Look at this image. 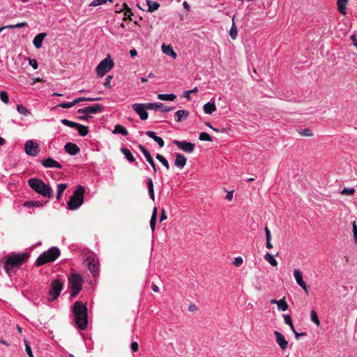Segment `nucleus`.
Here are the masks:
<instances>
[{
	"label": "nucleus",
	"mask_w": 357,
	"mask_h": 357,
	"mask_svg": "<svg viewBox=\"0 0 357 357\" xmlns=\"http://www.w3.org/2000/svg\"><path fill=\"white\" fill-rule=\"evenodd\" d=\"M167 219V215L165 214V211L164 208L161 210V215H160V222L165 220Z\"/></svg>",
	"instance_id": "obj_58"
},
{
	"label": "nucleus",
	"mask_w": 357,
	"mask_h": 357,
	"mask_svg": "<svg viewBox=\"0 0 357 357\" xmlns=\"http://www.w3.org/2000/svg\"><path fill=\"white\" fill-rule=\"evenodd\" d=\"M63 288V283L60 282L59 280L55 279L52 281L51 282V288L50 290V296H52L51 298H50V301H54L56 300L61 291Z\"/></svg>",
	"instance_id": "obj_9"
},
{
	"label": "nucleus",
	"mask_w": 357,
	"mask_h": 357,
	"mask_svg": "<svg viewBox=\"0 0 357 357\" xmlns=\"http://www.w3.org/2000/svg\"><path fill=\"white\" fill-rule=\"evenodd\" d=\"M348 1L349 0H337V9L341 14H346V6Z\"/></svg>",
	"instance_id": "obj_30"
},
{
	"label": "nucleus",
	"mask_w": 357,
	"mask_h": 357,
	"mask_svg": "<svg viewBox=\"0 0 357 357\" xmlns=\"http://www.w3.org/2000/svg\"><path fill=\"white\" fill-rule=\"evenodd\" d=\"M176 98V95L171 94H159L158 98L161 100H169L173 101Z\"/></svg>",
	"instance_id": "obj_38"
},
{
	"label": "nucleus",
	"mask_w": 357,
	"mask_h": 357,
	"mask_svg": "<svg viewBox=\"0 0 357 357\" xmlns=\"http://www.w3.org/2000/svg\"><path fill=\"white\" fill-rule=\"evenodd\" d=\"M173 143L186 153H192L195 149V144L187 141L174 140Z\"/></svg>",
	"instance_id": "obj_12"
},
{
	"label": "nucleus",
	"mask_w": 357,
	"mask_h": 357,
	"mask_svg": "<svg viewBox=\"0 0 357 357\" xmlns=\"http://www.w3.org/2000/svg\"><path fill=\"white\" fill-rule=\"evenodd\" d=\"M271 238L266 239V248L268 249H271L273 248V245L271 244Z\"/></svg>",
	"instance_id": "obj_62"
},
{
	"label": "nucleus",
	"mask_w": 357,
	"mask_h": 357,
	"mask_svg": "<svg viewBox=\"0 0 357 357\" xmlns=\"http://www.w3.org/2000/svg\"><path fill=\"white\" fill-rule=\"evenodd\" d=\"M27 253H11L3 259L4 260V269L7 273H10L15 267L21 266L29 258Z\"/></svg>",
	"instance_id": "obj_2"
},
{
	"label": "nucleus",
	"mask_w": 357,
	"mask_h": 357,
	"mask_svg": "<svg viewBox=\"0 0 357 357\" xmlns=\"http://www.w3.org/2000/svg\"><path fill=\"white\" fill-rule=\"evenodd\" d=\"M216 110V106L214 102H207L204 105V111L207 114H211Z\"/></svg>",
	"instance_id": "obj_29"
},
{
	"label": "nucleus",
	"mask_w": 357,
	"mask_h": 357,
	"mask_svg": "<svg viewBox=\"0 0 357 357\" xmlns=\"http://www.w3.org/2000/svg\"><path fill=\"white\" fill-rule=\"evenodd\" d=\"M243 262V259L241 257H237L234 259V261H233V264L236 266V267H238L240 266Z\"/></svg>",
	"instance_id": "obj_51"
},
{
	"label": "nucleus",
	"mask_w": 357,
	"mask_h": 357,
	"mask_svg": "<svg viewBox=\"0 0 357 357\" xmlns=\"http://www.w3.org/2000/svg\"><path fill=\"white\" fill-rule=\"evenodd\" d=\"M57 107H60L61 108H70L72 107V104H70V102H62L58 105Z\"/></svg>",
	"instance_id": "obj_56"
},
{
	"label": "nucleus",
	"mask_w": 357,
	"mask_h": 357,
	"mask_svg": "<svg viewBox=\"0 0 357 357\" xmlns=\"http://www.w3.org/2000/svg\"><path fill=\"white\" fill-rule=\"evenodd\" d=\"M41 165L45 167H56L58 169L62 168V166L57 161L52 158H47L45 160H41Z\"/></svg>",
	"instance_id": "obj_20"
},
{
	"label": "nucleus",
	"mask_w": 357,
	"mask_h": 357,
	"mask_svg": "<svg viewBox=\"0 0 357 357\" xmlns=\"http://www.w3.org/2000/svg\"><path fill=\"white\" fill-rule=\"evenodd\" d=\"M283 317L284 323L290 327L291 331H294V326L291 321V317L289 314H284Z\"/></svg>",
	"instance_id": "obj_44"
},
{
	"label": "nucleus",
	"mask_w": 357,
	"mask_h": 357,
	"mask_svg": "<svg viewBox=\"0 0 357 357\" xmlns=\"http://www.w3.org/2000/svg\"><path fill=\"white\" fill-rule=\"evenodd\" d=\"M85 188L82 185H78L76 190L73 192V195L70 197L68 202V208L69 210L73 211L79 208L84 202V196Z\"/></svg>",
	"instance_id": "obj_4"
},
{
	"label": "nucleus",
	"mask_w": 357,
	"mask_h": 357,
	"mask_svg": "<svg viewBox=\"0 0 357 357\" xmlns=\"http://www.w3.org/2000/svg\"><path fill=\"white\" fill-rule=\"evenodd\" d=\"M24 206L30 208V207H42L43 204L40 202L39 201H28L24 203Z\"/></svg>",
	"instance_id": "obj_37"
},
{
	"label": "nucleus",
	"mask_w": 357,
	"mask_h": 357,
	"mask_svg": "<svg viewBox=\"0 0 357 357\" xmlns=\"http://www.w3.org/2000/svg\"><path fill=\"white\" fill-rule=\"evenodd\" d=\"M29 63L31 66L33 67V69L38 68V63L35 59L29 58Z\"/></svg>",
	"instance_id": "obj_54"
},
{
	"label": "nucleus",
	"mask_w": 357,
	"mask_h": 357,
	"mask_svg": "<svg viewBox=\"0 0 357 357\" xmlns=\"http://www.w3.org/2000/svg\"><path fill=\"white\" fill-rule=\"evenodd\" d=\"M67 188L68 185L66 183H60L57 185V192L56 196L57 200H60L61 199L62 194Z\"/></svg>",
	"instance_id": "obj_34"
},
{
	"label": "nucleus",
	"mask_w": 357,
	"mask_h": 357,
	"mask_svg": "<svg viewBox=\"0 0 357 357\" xmlns=\"http://www.w3.org/2000/svg\"><path fill=\"white\" fill-rule=\"evenodd\" d=\"M273 333L275 336L276 342L280 346L282 350H285L287 348L288 342L286 340L284 335L278 331H274Z\"/></svg>",
	"instance_id": "obj_18"
},
{
	"label": "nucleus",
	"mask_w": 357,
	"mask_h": 357,
	"mask_svg": "<svg viewBox=\"0 0 357 357\" xmlns=\"http://www.w3.org/2000/svg\"><path fill=\"white\" fill-rule=\"evenodd\" d=\"M112 79V75H107L106 79H105V82L104 83V86L107 88H111L112 86H111V79Z\"/></svg>",
	"instance_id": "obj_53"
},
{
	"label": "nucleus",
	"mask_w": 357,
	"mask_h": 357,
	"mask_svg": "<svg viewBox=\"0 0 357 357\" xmlns=\"http://www.w3.org/2000/svg\"><path fill=\"white\" fill-rule=\"evenodd\" d=\"M60 250L56 247H52L43 252L36 260V266H40L45 264L55 261L60 255Z\"/></svg>",
	"instance_id": "obj_5"
},
{
	"label": "nucleus",
	"mask_w": 357,
	"mask_h": 357,
	"mask_svg": "<svg viewBox=\"0 0 357 357\" xmlns=\"http://www.w3.org/2000/svg\"><path fill=\"white\" fill-rule=\"evenodd\" d=\"M107 0H94L90 3V6H97L106 3Z\"/></svg>",
	"instance_id": "obj_52"
},
{
	"label": "nucleus",
	"mask_w": 357,
	"mask_h": 357,
	"mask_svg": "<svg viewBox=\"0 0 357 357\" xmlns=\"http://www.w3.org/2000/svg\"><path fill=\"white\" fill-rule=\"evenodd\" d=\"M112 132L114 134L119 133L123 136H127L128 135V132L126 130V128L120 124H117L115 126L114 130H113Z\"/></svg>",
	"instance_id": "obj_31"
},
{
	"label": "nucleus",
	"mask_w": 357,
	"mask_h": 357,
	"mask_svg": "<svg viewBox=\"0 0 357 357\" xmlns=\"http://www.w3.org/2000/svg\"><path fill=\"white\" fill-rule=\"evenodd\" d=\"M102 100L101 97H98V98L81 97V98H78L77 99H75L73 101L70 102V104H72V107H73L77 103H79L80 102H83V101H91V102H92V101H98V100Z\"/></svg>",
	"instance_id": "obj_27"
},
{
	"label": "nucleus",
	"mask_w": 357,
	"mask_h": 357,
	"mask_svg": "<svg viewBox=\"0 0 357 357\" xmlns=\"http://www.w3.org/2000/svg\"><path fill=\"white\" fill-rule=\"evenodd\" d=\"M157 215H158V210L156 207L153 208L152 215L150 220V227L151 228L152 231H154L155 225H156V220H157Z\"/></svg>",
	"instance_id": "obj_28"
},
{
	"label": "nucleus",
	"mask_w": 357,
	"mask_h": 357,
	"mask_svg": "<svg viewBox=\"0 0 357 357\" xmlns=\"http://www.w3.org/2000/svg\"><path fill=\"white\" fill-rule=\"evenodd\" d=\"M199 139L201 141H208V142L212 141L211 137L207 132H201L199 134Z\"/></svg>",
	"instance_id": "obj_46"
},
{
	"label": "nucleus",
	"mask_w": 357,
	"mask_h": 357,
	"mask_svg": "<svg viewBox=\"0 0 357 357\" xmlns=\"http://www.w3.org/2000/svg\"><path fill=\"white\" fill-rule=\"evenodd\" d=\"M130 348L132 351L136 352L139 349V346L137 342H132L130 344Z\"/></svg>",
	"instance_id": "obj_55"
},
{
	"label": "nucleus",
	"mask_w": 357,
	"mask_h": 357,
	"mask_svg": "<svg viewBox=\"0 0 357 357\" xmlns=\"http://www.w3.org/2000/svg\"><path fill=\"white\" fill-rule=\"evenodd\" d=\"M24 149L26 153L31 156L36 155L40 151L38 144L31 140L26 142Z\"/></svg>",
	"instance_id": "obj_11"
},
{
	"label": "nucleus",
	"mask_w": 357,
	"mask_h": 357,
	"mask_svg": "<svg viewBox=\"0 0 357 357\" xmlns=\"http://www.w3.org/2000/svg\"><path fill=\"white\" fill-rule=\"evenodd\" d=\"M355 192V190L354 188H344L342 191H341V194L343 195H353Z\"/></svg>",
	"instance_id": "obj_50"
},
{
	"label": "nucleus",
	"mask_w": 357,
	"mask_h": 357,
	"mask_svg": "<svg viewBox=\"0 0 357 357\" xmlns=\"http://www.w3.org/2000/svg\"><path fill=\"white\" fill-rule=\"evenodd\" d=\"M68 280L72 290L70 296L75 297L82 289L83 280L79 274L75 273L69 278Z\"/></svg>",
	"instance_id": "obj_6"
},
{
	"label": "nucleus",
	"mask_w": 357,
	"mask_h": 357,
	"mask_svg": "<svg viewBox=\"0 0 357 357\" xmlns=\"http://www.w3.org/2000/svg\"><path fill=\"white\" fill-rule=\"evenodd\" d=\"M294 276L298 284L305 291V292L308 294V287L306 283L304 282L303 279V273L299 269H294Z\"/></svg>",
	"instance_id": "obj_14"
},
{
	"label": "nucleus",
	"mask_w": 357,
	"mask_h": 357,
	"mask_svg": "<svg viewBox=\"0 0 357 357\" xmlns=\"http://www.w3.org/2000/svg\"><path fill=\"white\" fill-rule=\"evenodd\" d=\"M64 149L70 155H75L80 152L79 147L73 142L66 144Z\"/></svg>",
	"instance_id": "obj_19"
},
{
	"label": "nucleus",
	"mask_w": 357,
	"mask_h": 357,
	"mask_svg": "<svg viewBox=\"0 0 357 357\" xmlns=\"http://www.w3.org/2000/svg\"><path fill=\"white\" fill-rule=\"evenodd\" d=\"M264 230H265V234H266V239L271 238V231L268 229V228L267 227H266Z\"/></svg>",
	"instance_id": "obj_59"
},
{
	"label": "nucleus",
	"mask_w": 357,
	"mask_h": 357,
	"mask_svg": "<svg viewBox=\"0 0 357 357\" xmlns=\"http://www.w3.org/2000/svg\"><path fill=\"white\" fill-rule=\"evenodd\" d=\"M0 98L4 103L7 104L9 101L8 95L6 91L0 92Z\"/></svg>",
	"instance_id": "obj_49"
},
{
	"label": "nucleus",
	"mask_w": 357,
	"mask_h": 357,
	"mask_svg": "<svg viewBox=\"0 0 357 357\" xmlns=\"http://www.w3.org/2000/svg\"><path fill=\"white\" fill-rule=\"evenodd\" d=\"M189 114H190V113L187 110H184V109L178 110L175 114L176 121L177 122H181V121L186 119L188 117Z\"/></svg>",
	"instance_id": "obj_23"
},
{
	"label": "nucleus",
	"mask_w": 357,
	"mask_h": 357,
	"mask_svg": "<svg viewBox=\"0 0 357 357\" xmlns=\"http://www.w3.org/2000/svg\"><path fill=\"white\" fill-rule=\"evenodd\" d=\"M102 100L101 97H98V98L81 97V98H78L77 99H75L73 101L70 102V104H72V107H73L77 103H79L80 102H83V101H91V102H92V101H98V100Z\"/></svg>",
	"instance_id": "obj_26"
},
{
	"label": "nucleus",
	"mask_w": 357,
	"mask_h": 357,
	"mask_svg": "<svg viewBox=\"0 0 357 357\" xmlns=\"http://www.w3.org/2000/svg\"><path fill=\"white\" fill-rule=\"evenodd\" d=\"M278 307L279 310L286 311L288 309V304L286 302L285 297L278 301Z\"/></svg>",
	"instance_id": "obj_39"
},
{
	"label": "nucleus",
	"mask_w": 357,
	"mask_h": 357,
	"mask_svg": "<svg viewBox=\"0 0 357 357\" xmlns=\"http://www.w3.org/2000/svg\"><path fill=\"white\" fill-rule=\"evenodd\" d=\"M233 193H234V191H230V192H228L227 195H226V199H228V200H231L232 198H233Z\"/></svg>",
	"instance_id": "obj_61"
},
{
	"label": "nucleus",
	"mask_w": 357,
	"mask_h": 357,
	"mask_svg": "<svg viewBox=\"0 0 357 357\" xmlns=\"http://www.w3.org/2000/svg\"><path fill=\"white\" fill-rule=\"evenodd\" d=\"M114 65L113 61L110 59V56H108L101 61L96 67L97 75L99 77H102L113 68Z\"/></svg>",
	"instance_id": "obj_7"
},
{
	"label": "nucleus",
	"mask_w": 357,
	"mask_h": 357,
	"mask_svg": "<svg viewBox=\"0 0 357 357\" xmlns=\"http://www.w3.org/2000/svg\"><path fill=\"white\" fill-rule=\"evenodd\" d=\"M47 36L46 33H40L38 34L33 40V44L36 48L39 49L42 47L44 38Z\"/></svg>",
	"instance_id": "obj_21"
},
{
	"label": "nucleus",
	"mask_w": 357,
	"mask_h": 357,
	"mask_svg": "<svg viewBox=\"0 0 357 357\" xmlns=\"http://www.w3.org/2000/svg\"><path fill=\"white\" fill-rule=\"evenodd\" d=\"M352 226L354 234H357V225L355 221L352 223Z\"/></svg>",
	"instance_id": "obj_63"
},
{
	"label": "nucleus",
	"mask_w": 357,
	"mask_h": 357,
	"mask_svg": "<svg viewBox=\"0 0 357 357\" xmlns=\"http://www.w3.org/2000/svg\"><path fill=\"white\" fill-rule=\"evenodd\" d=\"M73 313L77 327L85 330L88 325V310L86 305L81 301H76L73 306Z\"/></svg>",
	"instance_id": "obj_1"
},
{
	"label": "nucleus",
	"mask_w": 357,
	"mask_h": 357,
	"mask_svg": "<svg viewBox=\"0 0 357 357\" xmlns=\"http://www.w3.org/2000/svg\"><path fill=\"white\" fill-rule=\"evenodd\" d=\"M24 344H25V351L29 355V357H33L31 347L29 345V343L27 340H24Z\"/></svg>",
	"instance_id": "obj_47"
},
{
	"label": "nucleus",
	"mask_w": 357,
	"mask_h": 357,
	"mask_svg": "<svg viewBox=\"0 0 357 357\" xmlns=\"http://www.w3.org/2000/svg\"><path fill=\"white\" fill-rule=\"evenodd\" d=\"M104 107L102 105L95 104L92 106H88L84 109H78L77 112L79 114H96L98 112H102Z\"/></svg>",
	"instance_id": "obj_13"
},
{
	"label": "nucleus",
	"mask_w": 357,
	"mask_h": 357,
	"mask_svg": "<svg viewBox=\"0 0 357 357\" xmlns=\"http://www.w3.org/2000/svg\"><path fill=\"white\" fill-rule=\"evenodd\" d=\"M148 109L153 110L160 109L162 112H168L173 109L172 107H167L161 102L147 103Z\"/></svg>",
	"instance_id": "obj_16"
},
{
	"label": "nucleus",
	"mask_w": 357,
	"mask_h": 357,
	"mask_svg": "<svg viewBox=\"0 0 357 357\" xmlns=\"http://www.w3.org/2000/svg\"><path fill=\"white\" fill-rule=\"evenodd\" d=\"M299 134L305 137H312L313 135L312 131L309 128H305L299 132Z\"/></svg>",
	"instance_id": "obj_48"
},
{
	"label": "nucleus",
	"mask_w": 357,
	"mask_h": 357,
	"mask_svg": "<svg viewBox=\"0 0 357 357\" xmlns=\"http://www.w3.org/2000/svg\"><path fill=\"white\" fill-rule=\"evenodd\" d=\"M121 151L129 162H132L135 161V159L133 155L132 154L131 151L128 149L121 148Z\"/></svg>",
	"instance_id": "obj_35"
},
{
	"label": "nucleus",
	"mask_w": 357,
	"mask_h": 357,
	"mask_svg": "<svg viewBox=\"0 0 357 357\" xmlns=\"http://www.w3.org/2000/svg\"><path fill=\"white\" fill-rule=\"evenodd\" d=\"M61 122L66 126L76 128L79 135L82 137H84L89 133V128L86 126H83L65 119H62Z\"/></svg>",
	"instance_id": "obj_8"
},
{
	"label": "nucleus",
	"mask_w": 357,
	"mask_h": 357,
	"mask_svg": "<svg viewBox=\"0 0 357 357\" xmlns=\"http://www.w3.org/2000/svg\"><path fill=\"white\" fill-rule=\"evenodd\" d=\"M162 50L165 54L169 55L174 59L177 57L176 53L174 51L173 48L170 45L163 44L162 45Z\"/></svg>",
	"instance_id": "obj_25"
},
{
	"label": "nucleus",
	"mask_w": 357,
	"mask_h": 357,
	"mask_svg": "<svg viewBox=\"0 0 357 357\" xmlns=\"http://www.w3.org/2000/svg\"><path fill=\"white\" fill-rule=\"evenodd\" d=\"M264 259L273 266H276L278 265L277 261L269 252H267L265 255Z\"/></svg>",
	"instance_id": "obj_40"
},
{
	"label": "nucleus",
	"mask_w": 357,
	"mask_h": 357,
	"mask_svg": "<svg viewBox=\"0 0 357 357\" xmlns=\"http://www.w3.org/2000/svg\"><path fill=\"white\" fill-rule=\"evenodd\" d=\"M146 5L148 6V12L153 13L158 9L160 4L157 2L151 0H146Z\"/></svg>",
	"instance_id": "obj_32"
},
{
	"label": "nucleus",
	"mask_w": 357,
	"mask_h": 357,
	"mask_svg": "<svg viewBox=\"0 0 357 357\" xmlns=\"http://www.w3.org/2000/svg\"><path fill=\"white\" fill-rule=\"evenodd\" d=\"M146 134L147 136L152 138L155 142H156L160 147H162L164 146V144H165L164 140L160 137L156 136L155 132L147 131L146 132Z\"/></svg>",
	"instance_id": "obj_24"
},
{
	"label": "nucleus",
	"mask_w": 357,
	"mask_h": 357,
	"mask_svg": "<svg viewBox=\"0 0 357 357\" xmlns=\"http://www.w3.org/2000/svg\"><path fill=\"white\" fill-rule=\"evenodd\" d=\"M28 184L36 193L49 199L53 197L54 194L52 188L42 180L32 178L28 181Z\"/></svg>",
	"instance_id": "obj_3"
},
{
	"label": "nucleus",
	"mask_w": 357,
	"mask_h": 357,
	"mask_svg": "<svg viewBox=\"0 0 357 357\" xmlns=\"http://www.w3.org/2000/svg\"><path fill=\"white\" fill-rule=\"evenodd\" d=\"M292 332L294 333V335H295V338H296V340H298V339H299V337H300L301 336H304V335H306V333H298L295 329H294V331H292Z\"/></svg>",
	"instance_id": "obj_57"
},
{
	"label": "nucleus",
	"mask_w": 357,
	"mask_h": 357,
	"mask_svg": "<svg viewBox=\"0 0 357 357\" xmlns=\"http://www.w3.org/2000/svg\"><path fill=\"white\" fill-rule=\"evenodd\" d=\"M186 161L187 159L183 155L178 153L175 159V165L181 169L185 165Z\"/></svg>",
	"instance_id": "obj_22"
},
{
	"label": "nucleus",
	"mask_w": 357,
	"mask_h": 357,
	"mask_svg": "<svg viewBox=\"0 0 357 357\" xmlns=\"http://www.w3.org/2000/svg\"><path fill=\"white\" fill-rule=\"evenodd\" d=\"M235 17H236V15H234L232 17V26L229 31V36L233 40L236 39L237 37V35H238L237 27L236 26L235 22H234Z\"/></svg>",
	"instance_id": "obj_33"
},
{
	"label": "nucleus",
	"mask_w": 357,
	"mask_h": 357,
	"mask_svg": "<svg viewBox=\"0 0 357 357\" xmlns=\"http://www.w3.org/2000/svg\"><path fill=\"white\" fill-rule=\"evenodd\" d=\"M156 158L166 167L167 169H169V165L165 158L160 153L156 155Z\"/></svg>",
	"instance_id": "obj_43"
},
{
	"label": "nucleus",
	"mask_w": 357,
	"mask_h": 357,
	"mask_svg": "<svg viewBox=\"0 0 357 357\" xmlns=\"http://www.w3.org/2000/svg\"><path fill=\"white\" fill-rule=\"evenodd\" d=\"M138 148L143 153V154H144V157L146 158L147 162L152 167L154 172H157L156 166H155L154 160H153V158L151 157L149 151L144 146H142V144H139L138 145Z\"/></svg>",
	"instance_id": "obj_17"
},
{
	"label": "nucleus",
	"mask_w": 357,
	"mask_h": 357,
	"mask_svg": "<svg viewBox=\"0 0 357 357\" xmlns=\"http://www.w3.org/2000/svg\"><path fill=\"white\" fill-rule=\"evenodd\" d=\"M122 6L123 8H121L119 11L116 10V12H121L122 10H124V15H127L129 13V20H132L131 15H132V12L131 9L128 7L126 3H123Z\"/></svg>",
	"instance_id": "obj_41"
},
{
	"label": "nucleus",
	"mask_w": 357,
	"mask_h": 357,
	"mask_svg": "<svg viewBox=\"0 0 357 357\" xmlns=\"http://www.w3.org/2000/svg\"><path fill=\"white\" fill-rule=\"evenodd\" d=\"M310 316L312 321H313L317 326H319L320 321L315 310H312L311 311Z\"/></svg>",
	"instance_id": "obj_45"
},
{
	"label": "nucleus",
	"mask_w": 357,
	"mask_h": 357,
	"mask_svg": "<svg viewBox=\"0 0 357 357\" xmlns=\"http://www.w3.org/2000/svg\"><path fill=\"white\" fill-rule=\"evenodd\" d=\"M148 191L149 195L151 197V199L154 201L155 200V194H154V190H153V183L151 178L148 179Z\"/></svg>",
	"instance_id": "obj_36"
},
{
	"label": "nucleus",
	"mask_w": 357,
	"mask_h": 357,
	"mask_svg": "<svg viewBox=\"0 0 357 357\" xmlns=\"http://www.w3.org/2000/svg\"><path fill=\"white\" fill-rule=\"evenodd\" d=\"M86 261L88 263L87 266L89 270L95 277L98 274V261L95 258L91 257H87Z\"/></svg>",
	"instance_id": "obj_15"
},
{
	"label": "nucleus",
	"mask_w": 357,
	"mask_h": 357,
	"mask_svg": "<svg viewBox=\"0 0 357 357\" xmlns=\"http://www.w3.org/2000/svg\"><path fill=\"white\" fill-rule=\"evenodd\" d=\"M17 110L20 114L26 116L31 114V112L22 105H17Z\"/></svg>",
	"instance_id": "obj_42"
},
{
	"label": "nucleus",
	"mask_w": 357,
	"mask_h": 357,
	"mask_svg": "<svg viewBox=\"0 0 357 357\" xmlns=\"http://www.w3.org/2000/svg\"><path fill=\"white\" fill-rule=\"evenodd\" d=\"M132 108L139 116L142 120L147 119L149 116L148 112H146V109H149L147 103H135L132 105Z\"/></svg>",
	"instance_id": "obj_10"
},
{
	"label": "nucleus",
	"mask_w": 357,
	"mask_h": 357,
	"mask_svg": "<svg viewBox=\"0 0 357 357\" xmlns=\"http://www.w3.org/2000/svg\"><path fill=\"white\" fill-rule=\"evenodd\" d=\"M26 25H27V23L25 22H20V23L15 24V28H22V27L26 26Z\"/></svg>",
	"instance_id": "obj_60"
},
{
	"label": "nucleus",
	"mask_w": 357,
	"mask_h": 357,
	"mask_svg": "<svg viewBox=\"0 0 357 357\" xmlns=\"http://www.w3.org/2000/svg\"><path fill=\"white\" fill-rule=\"evenodd\" d=\"M130 54L131 57H134L137 54V52L135 49L130 50Z\"/></svg>",
	"instance_id": "obj_64"
}]
</instances>
